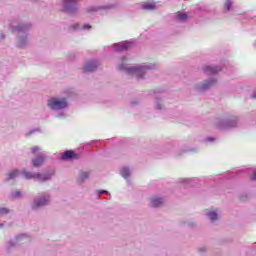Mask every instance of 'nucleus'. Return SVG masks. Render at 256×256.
<instances>
[{
	"mask_svg": "<svg viewBox=\"0 0 256 256\" xmlns=\"http://www.w3.org/2000/svg\"><path fill=\"white\" fill-rule=\"evenodd\" d=\"M62 159L65 161L67 159H79V155L75 154V152L68 150L62 155Z\"/></svg>",
	"mask_w": 256,
	"mask_h": 256,
	"instance_id": "obj_7",
	"label": "nucleus"
},
{
	"mask_svg": "<svg viewBox=\"0 0 256 256\" xmlns=\"http://www.w3.org/2000/svg\"><path fill=\"white\" fill-rule=\"evenodd\" d=\"M25 179H38L39 181H48L51 179V175H43L41 173L32 174L31 172H23Z\"/></svg>",
	"mask_w": 256,
	"mask_h": 256,
	"instance_id": "obj_2",
	"label": "nucleus"
},
{
	"mask_svg": "<svg viewBox=\"0 0 256 256\" xmlns=\"http://www.w3.org/2000/svg\"><path fill=\"white\" fill-rule=\"evenodd\" d=\"M48 107L55 111L59 109H65V107H67V100L65 98H51L48 100Z\"/></svg>",
	"mask_w": 256,
	"mask_h": 256,
	"instance_id": "obj_1",
	"label": "nucleus"
},
{
	"mask_svg": "<svg viewBox=\"0 0 256 256\" xmlns=\"http://www.w3.org/2000/svg\"><path fill=\"white\" fill-rule=\"evenodd\" d=\"M77 1L79 0H64L65 11H71L72 9H75V6L77 5Z\"/></svg>",
	"mask_w": 256,
	"mask_h": 256,
	"instance_id": "obj_4",
	"label": "nucleus"
},
{
	"mask_svg": "<svg viewBox=\"0 0 256 256\" xmlns=\"http://www.w3.org/2000/svg\"><path fill=\"white\" fill-rule=\"evenodd\" d=\"M13 197H21V192L17 191L13 194Z\"/></svg>",
	"mask_w": 256,
	"mask_h": 256,
	"instance_id": "obj_23",
	"label": "nucleus"
},
{
	"mask_svg": "<svg viewBox=\"0 0 256 256\" xmlns=\"http://www.w3.org/2000/svg\"><path fill=\"white\" fill-rule=\"evenodd\" d=\"M115 51H127L129 49V43H119L114 45Z\"/></svg>",
	"mask_w": 256,
	"mask_h": 256,
	"instance_id": "obj_8",
	"label": "nucleus"
},
{
	"mask_svg": "<svg viewBox=\"0 0 256 256\" xmlns=\"http://www.w3.org/2000/svg\"><path fill=\"white\" fill-rule=\"evenodd\" d=\"M237 125V121L236 120H232L228 123V127H236Z\"/></svg>",
	"mask_w": 256,
	"mask_h": 256,
	"instance_id": "obj_21",
	"label": "nucleus"
},
{
	"mask_svg": "<svg viewBox=\"0 0 256 256\" xmlns=\"http://www.w3.org/2000/svg\"><path fill=\"white\" fill-rule=\"evenodd\" d=\"M121 175H122V177H124V179H127V177H129V175H131V172H129V169H123L121 171Z\"/></svg>",
	"mask_w": 256,
	"mask_h": 256,
	"instance_id": "obj_16",
	"label": "nucleus"
},
{
	"mask_svg": "<svg viewBox=\"0 0 256 256\" xmlns=\"http://www.w3.org/2000/svg\"><path fill=\"white\" fill-rule=\"evenodd\" d=\"M208 217H209V219H211V221H216V219H217V213L211 211V212L208 213Z\"/></svg>",
	"mask_w": 256,
	"mask_h": 256,
	"instance_id": "obj_17",
	"label": "nucleus"
},
{
	"mask_svg": "<svg viewBox=\"0 0 256 256\" xmlns=\"http://www.w3.org/2000/svg\"><path fill=\"white\" fill-rule=\"evenodd\" d=\"M231 5H233V2H231V0H226V2L224 3V9H226V11H229V9H231Z\"/></svg>",
	"mask_w": 256,
	"mask_h": 256,
	"instance_id": "obj_18",
	"label": "nucleus"
},
{
	"mask_svg": "<svg viewBox=\"0 0 256 256\" xmlns=\"http://www.w3.org/2000/svg\"><path fill=\"white\" fill-rule=\"evenodd\" d=\"M98 65L97 62H89L83 68L84 73H91L97 69Z\"/></svg>",
	"mask_w": 256,
	"mask_h": 256,
	"instance_id": "obj_5",
	"label": "nucleus"
},
{
	"mask_svg": "<svg viewBox=\"0 0 256 256\" xmlns=\"http://www.w3.org/2000/svg\"><path fill=\"white\" fill-rule=\"evenodd\" d=\"M83 29H91V25H88V24H87V25H84V26H83Z\"/></svg>",
	"mask_w": 256,
	"mask_h": 256,
	"instance_id": "obj_24",
	"label": "nucleus"
},
{
	"mask_svg": "<svg viewBox=\"0 0 256 256\" xmlns=\"http://www.w3.org/2000/svg\"><path fill=\"white\" fill-rule=\"evenodd\" d=\"M32 153H37V151H41V148L39 146H34L31 148Z\"/></svg>",
	"mask_w": 256,
	"mask_h": 256,
	"instance_id": "obj_22",
	"label": "nucleus"
},
{
	"mask_svg": "<svg viewBox=\"0 0 256 256\" xmlns=\"http://www.w3.org/2000/svg\"><path fill=\"white\" fill-rule=\"evenodd\" d=\"M219 71H221V68L219 67L206 66L204 68V73H206V75H215L219 73Z\"/></svg>",
	"mask_w": 256,
	"mask_h": 256,
	"instance_id": "obj_6",
	"label": "nucleus"
},
{
	"mask_svg": "<svg viewBox=\"0 0 256 256\" xmlns=\"http://www.w3.org/2000/svg\"><path fill=\"white\" fill-rule=\"evenodd\" d=\"M43 157L39 156L38 158L32 160L33 167H41V164L43 163Z\"/></svg>",
	"mask_w": 256,
	"mask_h": 256,
	"instance_id": "obj_12",
	"label": "nucleus"
},
{
	"mask_svg": "<svg viewBox=\"0 0 256 256\" xmlns=\"http://www.w3.org/2000/svg\"><path fill=\"white\" fill-rule=\"evenodd\" d=\"M9 213V209L7 208H0V215H7Z\"/></svg>",
	"mask_w": 256,
	"mask_h": 256,
	"instance_id": "obj_20",
	"label": "nucleus"
},
{
	"mask_svg": "<svg viewBox=\"0 0 256 256\" xmlns=\"http://www.w3.org/2000/svg\"><path fill=\"white\" fill-rule=\"evenodd\" d=\"M142 9H149L150 11H153V9H155V3L142 5Z\"/></svg>",
	"mask_w": 256,
	"mask_h": 256,
	"instance_id": "obj_14",
	"label": "nucleus"
},
{
	"mask_svg": "<svg viewBox=\"0 0 256 256\" xmlns=\"http://www.w3.org/2000/svg\"><path fill=\"white\" fill-rule=\"evenodd\" d=\"M152 207H159L160 205H163V199L162 198H153L151 201Z\"/></svg>",
	"mask_w": 256,
	"mask_h": 256,
	"instance_id": "obj_11",
	"label": "nucleus"
},
{
	"mask_svg": "<svg viewBox=\"0 0 256 256\" xmlns=\"http://www.w3.org/2000/svg\"><path fill=\"white\" fill-rule=\"evenodd\" d=\"M127 73H129V75H134V77H137L138 79H141L143 78V75H145V67L128 68Z\"/></svg>",
	"mask_w": 256,
	"mask_h": 256,
	"instance_id": "obj_3",
	"label": "nucleus"
},
{
	"mask_svg": "<svg viewBox=\"0 0 256 256\" xmlns=\"http://www.w3.org/2000/svg\"><path fill=\"white\" fill-rule=\"evenodd\" d=\"M49 202V199H40V200H35L33 203V209H37V207H43L46 203Z\"/></svg>",
	"mask_w": 256,
	"mask_h": 256,
	"instance_id": "obj_9",
	"label": "nucleus"
},
{
	"mask_svg": "<svg viewBox=\"0 0 256 256\" xmlns=\"http://www.w3.org/2000/svg\"><path fill=\"white\" fill-rule=\"evenodd\" d=\"M215 83H217V80H205L204 83L201 85L200 89L205 90V89H209V87H213V85H215Z\"/></svg>",
	"mask_w": 256,
	"mask_h": 256,
	"instance_id": "obj_10",
	"label": "nucleus"
},
{
	"mask_svg": "<svg viewBox=\"0 0 256 256\" xmlns=\"http://www.w3.org/2000/svg\"><path fill=\"white\" fill-rule=\"evenodd\" d=\"M19 175V172L17 170H13L12 172L8 173L7 181H11L12 179H15Z\"/></svg>",
	"mask_w": 256,
	"mask_h": 256,
	"instance_id": "obj_13",
	"label": "nucleus"
},
{
	"mask_svg": "<svg viewBox=\"0 0 256 256\" xmlns=\"http://www.w3.org/2000/svg\"><path fill=\"white\" fill-rule=\"evenodd\" d=\"M101 193H107V191H102Z\"/></svg>",
	"mask_w": 256,
	"mask_h": 256,
	"instance_id": "obj_26",
	"label": "nucleus"
},
{
	"mask_svg": "<svg viewBox=\"0 0 256 256\" xmlns=\"http://www.w3.org/2000/svg\"><path fill=\"white\" fill-rule=\"evenodd\" d=\"M87 177H89V172H82L80 174L81 181H85V179H87Z\"/></svg>",
	"mask_w": 256,
	"mask_h": 256,
	"instance_id": "obj_19",
	"label": "nucleus"
},
{
	"mask_svg": "<svg viewBox=\"0 0 256 256\" xmlns=\"http://www.w3.org/2000/svg\"><path fill=\"white\" fill-rule=\"evenodd\" d=\"M252 99H256V93L252 95Z\"/></svg>",
	"mask_w": 256,
	"mask_h": 256,
	"instance_id": "obj_25",
	"label": "nucleus"
},
{
	"mask_svg": "<svg viewBox=\"0 0 256 256\" xmlns=\"http://www.w3.org/2000/svg\"><path fill=\"white\" fill-rule=\"evenodd\" d=\"M176 17L179 21H187V14L178 13Z\"/></svg>",
	"mask_w": 256,
	"mask_h": 256,
	"instance_id": "obj_15",
	"label": "nucleus"
}]
</instances>
